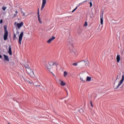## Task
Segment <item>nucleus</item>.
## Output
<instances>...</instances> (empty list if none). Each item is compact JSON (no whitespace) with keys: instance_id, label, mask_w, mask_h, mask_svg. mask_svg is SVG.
Returning <instances> with one entry per match:
<instances>
[{"instance_id":"nucleus-15","label":"nucleus","mask_w":124,"mask_h":124,"mask_svg":"<svg viewBox=\"0 0 124 124\" xmlns=\"http://www.w3.org/2000/svg\"><path fill=\"white\" fill-rule=\"evenodd\" d=\"M38 19L39 23L40 24H42V21H41V19H40V16H38Z\"/></svg>"},{"instance_id":"nucleus-16","label":"nucleus","mask_w":124,"mask_h":124,"mask_svg":"<svg viewBox=\"0 0 124 124\" xmlns=\"http://www.w3.org/2000/svg\"><path fill=\"white\" fill-rule=\"evenodd\" d=\"M67 72H66V71H64V72H63V76L64 77H66V76H67Z\"/></svg>"},{"instance_id":"nucleus-19","label":"nucleus","mask_w":124,"mask_h":124,"mask_svg":"<svg viewBox=\"0 0 124 124\" xmlns=\"http://www.w3.org/2000/svg\"><path fill=\"white\" fill-rule=\"evenodd\" d=\"M61 86H65L66 84L63 81H62L61 83Z\"/></svg>"},{"instance_id":"nucleus-26","label":"nucleus","mask_w":124,"mask_h":124,"mask_svg":"<svg viewBox=\"0 0 124 124\" xmlns=\"http://www.w3.org/2000/svg\"><path fill=\"white\" fill-rule=\"evenodd\" d=\"M37 15H38V16H40V15H39V9H38Z\"/></svg>"},{"instance_id":"nucleus-31","label":"nucleus","mask_w":124,"mask_h":124,"mask_svg":"<svg viewBox=\"0 0 124 124\" xmlns=\"http://www.w3.org/2000/svg\"><path fill=\"white\" fill-rule=\"evenodd\" d=\"M5 9H6V7L3 6V7H2V10L4 11V10H5Z\"/></svg>"},{"instance_id":"nucleus-4","label":"nucleus","mask_w":124,"mask_h":124,"mask_svg":"<svg viewBox=\"0 0 124 124\" xmlns=\"http://www.w3.org/2000/svg\"><path fill=\"white\" fill-rule=\"evenodd\" d=\"M70 46L72 47V48H70L71 53H72L73 55H76L77 50L76 49V48L73 47V46H72V45H71Z\"/></svg>"},{"instance_id":"nucleus-43","label":"nucleus","mask_w":124,"mask_h":124,"mask_svg":"<svg viewBox=\"0 0 124 124\" xmlns=\"http://www.w3.org/2000/svg\"><path fill=\"white\" fill-rule=\"evenodd\" d=\"M15 24H17V22H16L15 23Z\"/></svg>"},{"instance_id":"nucleus-2","label":"nucleus","mask_w":124,"mask_h":124,"mask_svg":"<svg viewBox=\"0 0 124 124\" xmlns=\"http://www.w3.org/2000/svg\"><path fill=\"white\" fill-rule=\"evenodd\" d=\"M56 65L58 66V63L57 62H48V64L47 65L46 68L48 70H50L51 68H53V66Z\"/></svg>"},{"instance_id":"nucleus-37","label":"nucleus","mask_w":124,"mask_h":124,"mask_svg":"<svg viewBox=\"0 0 124 124\" xmlns=\"http://www.w3.org/2000/svg\"><path fill=\"white\" fill-rule=\"evenodd\" d=\"M29 83H30V84H33V83L32 82H31L30 81H28Z\"/></svg>"},{"instance_id":"nucleus-39","label":"nucleus","mask_w":124,"mask_h":124,"mask_svg":"<svg viewBox=\"0 0 124 124\" xmlns=\"http://www.w3.org/2000/svg\"><path fill=\"white\" fill-rule=\"evenodd\" d=\"M20 10H21V13H24V12H23V11H22V8L20 9Z\"/></svg>"},{"instance_id":"nucleus-10","label":"nucleus","mask_w":124,"mask_h":124,"mask_svg":"<svg viewBox=\"0 0 124 124\" xmlns=\"http://www.w3.org/2000/svg\"><path fill=\"white\" fill-rule=\"evenodd\" d=\"M100 18L101 25H103V12L101 15H100Z\"/></svg>"},{"instance_id":"nucleus-32","label":"nucleus","mask_w":124,"mask_h":124,"mask_svg":"<svg viewBox=\"0 0 124 124\" xmlns=\"http://www.w3.org/2000/svg\"><path fill=\"white\" fill-rule=\"evenodd\" d=\"M2 22H3L2 19H0V24H2Z\"/></svg>"},{"instance_id":"nucleus-18","label":"nucleus","mask_w":124,"mask_h":124,"mask_svg":"<svg viewBox=\"0 0 124 124\" xmlns=\"http://www.w3.org/2000/svg\"><path fill=\"white\" fill-rule=\"evenodd\" d=\"M24 66H25L26 69H27V68H30V66L28 64H25L24 65Z\"/></svg>"},{"instance_id":"nucleus-24","label":"nucleus","mask_w":124,"mask_h":124,"mask_svg":"<svg viewBox=\"0 0 124 124\" xmlns=\"http://www.w3.org/2000/svg\"><path fill=\"white\" fill-rule=\"evenodd\" d=\"M90 3V7H92L93 6V3L92 2H89Z\"/></svg>"},{"instance_id":"nucleus-17","label":"nucleus","mask_w":124,"mask_h":124,"mask_svg":"<svg viewBox=\"0 0 124 124\" xmlns=\"http://www.w3.org/2000/svg\"><path fill=\"white\" fill-rule=\"evenodd\" d=\"M17 14H18V11H15V14L14 15V17H16Z\"/></svg>"},{"instance_id":"nucleus-40","label":"nucleus","mask_w":124,"mask_h":124,"mask_svg":"<svg viewBox=\"0 0 124 124\" xmlns=\"http://www.w3.org/2000/svg\"><path fill=\"white\" fill-rule=\"evenodd\" d=\"M81 110H82V108H80V109H79L78 112H80V111H81Z\"/></svg>"},{"instance_id":"nucleus-35","label":"nucleus","mask_w":124,"mask_h":124,"mask_svg":"<svg viewBox=\"0 0 124 124\" xmlns=\"http://www.w3.org/2000/svg\"><path fill=\"white\" fill-rule=\"evenodd\" d=\"M23 16H26V14L25 13H23Z\"/></svg>"},{"instance_id":"nucleus-29","label":"nucleus","mask_w":124,"mask_h":124,"mask_svg":"<svg viewBox=\"0 0 124 124\" xmlns=\"http://www.w3.org/2000/svg\"><path fill=\"white\" fill-rule=\"evenodd\" d=\"M84 26H85V27H87V26H88V22H85V23L84 24Z\"/></svg>"},{"instance_id":"nucleus-12","label":"nucleus","mask_w":124,"mask_h":124,"mask_svg":"<svg viewBox=\"0 0 124 124\" xmlns=\"http://www.w3.org/2000/svg\"><path fill=\"white\" fill-rule=\"evenodd\" d=\"M83 31V29L79 28L77 32L78 34H81Z\"/></svg>"},{"instance_id":"nucleus-5","label":"nucleus","mask_w":124,"mask_h":124,"mask_svg":"<svg viewBox=\"0 0 124 124\" xmlns=\"http://www.w3.org/2000/svg\"><path fill=\"white\" fill-rule=\"evenodd\" d=\"M124 75H123L122 79L119 81V83H118L117 87L115 88H114V90H117V89H119V87H120V86H121V85H122V84H123V82H124Z\"/></svg>"},{"instance_id":"nucleus-25","label":"nucleus","mask_w":124,"mask_h":124,"mask_svg":"<svg viewBox=\"0 0 124 124\" xmlns=\"http://www.w3.org/2000/svg\"><path fill=\"white\" fill-rule=\"evenodd\" d=\"M80 80L82 81V82H86V79H83V78H80Z\"/></svg>"},{"instance_id":"nucleus-30","label":"nucleus","mask_w":124,"mask_h":124,"mask_svg":"<svg viewBox=\"0 0 124 124\" xmlns=\"http://www.w3.org/2000/svg\"><path fill=\"white\" fill-rule=\"evenodd\" d=\"M78 64H77V63H73V65H75V66H77V65H78Z\"/></svg>"},{"instance_id":"nucleus-1","label":"nucleus","mask_w":124,"mask_h":124,"mask_svg":"<svg viewBox=\"0 0 124 124\" xmlns=\"http://www.w3.org/2000/svg\"><path fill=\"white\" fill-rule=\"evenodd\" d=\"M4 35H3V39L4 41L7 40V38L8 37V31H7V27L6 25L4 26Z\"/></svg>"},{"instance_id":"nucleus-7","label":"nucleus","mask_w":124,"mask_h":124,"mask_svg":"<svg viewBox=\"0 0 124 124\" xmlns=\"http://www.w3.org/2000/svg\"><path fill=\"white\" fill-rule=\"evenodd\" d=\"M46 0H42V6L41 8V11H42L44 7H45V5H46Z\"/></svg>"},{"instance_id":"nucleus-9","label":"nucleus","mask_w":124,"mask_h":124,"mask_svg":"<svg viewBox=\"0 0 124 124\" xmlns=\"http://www.w3.org/2000/svg\"><path fill=\"white\" fill-rule=\"evenodd\" d=\"M8 53H9L10 56H12V50L11 49V45H9Z\"/></svg>"},{"instance_id":"nucleus-21","label":"nucleus","mask_w":124,"mask_h":124,"mask_svg":"<svg viewBox=\"0 0 124 124\" xmlns=\"http://www.w3.org/2000/svg\"><path fill=\"white\" fill-rule=\"evenodd\" d=\"M50 39L51 40V41H53V40H54V39H56V37H55V36H52V37L51 38H50Z\"/></svg>"},{"instance_id":"nucleus-23","label":"nucleus","mask_w":124,"mask_h":124,"mask_svg":"<svg viewBox=\"0 0 124 124\" xmlns=\"http://www.w3.org/2000/svg\"><path fill=\"white\" fill-rule=\"evenodd\" d=\"M52 40L51 39H49L47 41V43H50V42H52Z\"/></svg>"},{"instance_id":"nucleus-42","label":"nucleus","mask_w":124,"mask_h":124,"mask_svg":"<svg viewBox=\"0 0 124 124\" xmlns=\"http://www.w3.org/2000/svg\"><path fill=\"white\" fill-rule=\"evenodd\" d=\"M83 2H87V0L84 1Z\"/></svg>"},{"instance_id":"nucleus-27","label":"nucleus","mask_w":124,"mask_h":124,"mask_svg":"<svg viewBox=\"0 0 124 124\" xmlns=\"http://www.w3.org/2000/svg\"><path fill=\"white\" fill-rule=\"evenodd\" d=\"M16 39V34H14V40H15Z\"/></svg>"},{"instance_id":"nucleus-36","label":"nucleus","mask_w":124,"mask_h":124,"mask_svg":"<svg viewBox=\"0 0 124 124\" xmlns=\"http://www.w3.org/2000/svg\"><path fill=\"white\" fill-rule=\"evenodd\" d=\"M118 78H119V76H117L116 81H117V80H118Z\"/></svg>"},{"instance_id":"nucleus-22","label":"nucleus","mask_w":124,"mask_h":124,"mask_svg":"<svg viewBox=\"0 0 124 124\" xmlns=\"http://www.w3.org/2000/svg\"><path fill=\"white\" fill-rule=\"evenodd\" d=\"M52 40L51 39H49L47 41V43H50V42H52Z\"/></svg>"},{"instance_id":"nucleus-20","label":"nucleus","mask_w":124,"mask_h":124,"mask_svg":"<svg viewBox=\"0 0 124 124\" xmlns=\"http://www.w3.org/2000/svg\"><path fill=\"white\" fill-rule=\"evenodd\" d=\"M78 8V6H77L72 11V13H73V12H74Z\"/></svg>"},{"instance_id":"nucleus-11","label":"nucleus","mask_w":124,"mask_h":124,"mask_svg":"<svg viewBox=\"0 0 124 124\" xmlns=\"http://www.w3.org/2000/svg\"><path fill=\"white\" fill-rule=\"evenodd\" d=\"M3 57L4 61H5L6 62H9V57H8V56L3 54Z\"/></svg>"},{"instance_id":"nucleus-38","label":"nucleus","mask_w":124,"mask_h":124,"mask_svg":"<svg viewBox=\"0 0 124 124\" xmlns=\"http://www.w3.org/2000/svg\"><path fill=\"white\" fill-rule=\"evenodd\" d=\"M82 62H88V61L83 60Z\"/></svg>"},{"instance_id":"nucleus-34","label":"nucleus","mask_w":124,"mask_h":124,"mask_svg":"<svg viewBox=\"0 0 124 124\" xmlns=\"http://www.w3.org/2000/svg\"><path fill=\"white\" fill-rule=\"evenodd\" d=\"M35 87H36L37 88V87H40V85H35Z\"/></svg>"},{"instance_id":"nucleus-14","label":"nucleus","mask_w":124,"mask_h":124,"mask_svg":"<svg viewBox=\"0 0 124 124\" xmlns=\"http://www.w3.org/2000/svg\"><path fill=\"white\" fill-rule=\"evenodd\" d=\"M92 78L91 77H87L86 81L88 82H91Z\"/></svg>"},{"instance_id":"nucleus-6","label":"nucleus","mask_w":124,"mask_h":124,"mask_svg":"<svg viewBox=\"0 0 124 124\" xmlns=\"http://www.w3.org/2000/svg\"><path fill=\"white\" fill-rule=\"evenodd\" d=\"M26 70L27 73L29 74V75H33V74H34V73L33 71H32V70L31 69L30 67L26 69Z\"/></svg>"},{"instance_id":"nucleus-33","label":"nucleus","mask_w":124,"mask_h":124,"mask_svg":"<svg viewBox=\"0 0 124 124\" xmlns=\"http://www.w3.org/2000/svg\"><path fill=\"white\" fill-rule=\"evenodd\" d=\"M0 59H1V60H2V56H1V55L0 54Z\"/></svg>"},{"instance_id":"nucleus-28","label":"nucleus","mask_w":124,"mask_h":124,"mask_svg":"<svg viewBox=\"0 0 124 124\" xmlns=\"http://www.w3.org/2000/svg\"><path fill=\"white\" fill-rule=\"evenodd\" d=\"M90 104L92 107H93V102L92 101H90Z\"/></svg>"},{"instance_id":"nucleus-13","label":"nucleus","mask_w":124,"mask_h":124,"mask_svg":"<svg viewBox=\"0 0 124 124\" xmlns=\"http://www.w3.org/2000/svg\"><path fill=\"white\" fill-rule=\"evenodd\" d=\"M116 60H117V62H120V61L121 60V57H120V55H118L117 56Z\"/></svg>"},{"instance_id":"nucleus-8","label":"nucleus","mask_w":124,"mask_h":124,"mask_svg":"<svg viewBox=\"0 0 124 124\" xmlns=\"http://www.w3.org/2000/svg\"><path fill=\"white\" fill-rule=\"evenodd\" d=\"M23 25H24V22H21L19 23H17V26L18 30H20V29H21V28H22V27H23Z\"/></svg>"},{"instance_id":"nucleus-41","label":"nucleus","mask_w":124,"mask_h":124,"mask_svg":"<svg viewBox=\"0 0 124 124\" xmlns=\"http://www.w3.org/2000/svg\"><path fill=\"white\" fill-rule=\"evenodd\" d=\"M89 64H90V63L88 62L87 65H89Z\"/></svg>"},{"instance_id":"nucleus-3","label":"nucleus","mask_w":124,"mask_h":124,"mask_svg":"<svg viewBox=\"0 0 124 124\" xmlns=\"http://www.w3.org/2000/svg\"><path fill=\"white\" fill-rule=\"evenodd\" d=\"M24 36V32L22 31L19 34L18 37V43L21 45L22 44V40L23 39V36Z\"/></svg>"}]
</instances>
